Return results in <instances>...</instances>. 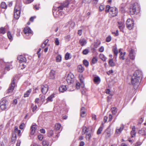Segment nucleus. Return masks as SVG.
<instances>
[{
	"instance_id": "obj_23",
	"label": "nucleus",
	"mask_w": 146,
	"mask_h": 146,
	"mask_svg": "<svg viewBox=\"0 0 146 146\" xmlns=\"http://www.w3.org/2000/svg\"><path fill=\"white\" fill-rule=\"evenodd\" d=\"M88 129H87V127L86 126H83L82 127V135H84L85 133H86L88 132Z\"/></svg>"
},
{
	"instance_id": "obj_20",
	"label": "nucleus",
	"mask_w": 146,
	"mask_h": 146,
	"mask_svg": "<svg viewBox=\"0 0 146 146\" xmlns=\"http://www.w3.org/2000/svg\"><path fill=\"white\" fill-rule=\"evenodd\" d=\"M123 128V125H121L118 129L117 128L115 130V132L117 134H119L121 133Z\"/></svg>"
},
{
	"instance_id": "obj_21",
	"label": "nucleus",
	"mask_w": 146,
	"mask_h": 146,
	"mask_svg": "<svg viewBox=\"0 0 146 146\" xmlns=\"http://www.w3.org/2000/svg\"><path fill=\"white\" fill-rule=\"evenodd\" d=\"M14 132L15 133H17L18 136H20L21 135V131L19 129H18L17 126H15V127Z\"/></svg>"
},
{
	"instance_id": "obj_8",
	"label": "nucleus",
	"mask_w": 146,
	"mask_h": 146,
	"mask_svg": "<svg viewBox=\"0 0 146 146\" xmlns=\"http://www.w3.org/2000/svg\"><path fill=\"white\" fill-rule=\"evenodd\" d=\"M41 89L42 93L44 94H46L47 92L48 86L47 85H42L41 86Z\"/></svg>"
},
{
	"instance_id": "obj_29",
	"label": "nucleus",
	"mask_w": 146,
	"mask_h": 146,
	"mask_svg": "<svg viewBox=\"0 0 146 146\" xmlns=\"http://www.w3.org/2000/svg\"><path fill=\"white\" fill-rule=\"evenodd\" d=\"M79 77L81 83L83 84V87H84V79L82 75L80 74L79 76Z\"/></svg>"
},
{
	"instance_id": "obj_5",
	"label": "nucleus",
	"mask_w": 146,
	"mask_h": 146,
	"mask_svg": "<svg viewBox=\"0 0 146 146\" xmlns=\"http://www.w3.org/2000/svg\"><path fill=\"white\" fill-rule=\"evenodd\" d=\"M15 86V82L14 79L13 78V79L12 80L10 86L7 91V93L8 94H9L12 92L14 90Z\"/></svg>"
},
{
	"instance_id": "obj_1",
	"label": "nucleus",
	"mask_w": 146,
	"mask_h": 146,
	"mask_svg": "<svg viewBox=\"0 0 146 146\" xmlns=\"http://www.w3.org/2000/svg\"><path fill=\"white\" fill-rule=\"evenodd\" d=\"M141 72L137 71L134 72L131 79L132 84L133 86L137 84L141 81Z\"/></svg>"
},
{
	"instance_id": "obj_61",
	"label": "nucleus",
	"mask_w": 146,
	"mask_h": 146,
	"mask_svg": "<svg viewBox=\"0 0 146 146\" xmlns=\"http://www.w3.org/2000/svg\"><path fill=\"white\" fill-rule=\"evenodd\" d=\"M40 132L42 133H45V130L44 129H41L40 130Z\"/></svg>"
},
{
	"instance_id": "obj_37",
	"label": "nucleus",
	"mask_w": 146,
	"mask_h": 146,
	"mask_svg": "<svg viewBox=\"0 0 146 146\" xmlns=\"http://www.w3.org/2000/svg\"><path fill=\"white\" fill-rule=\"evenodd\" d=\"M1 7L3 9H6L7 8V6L4 2H2L1 4Z\"/></svg>"
},
{
	"instance_id": "obj_36",
	"label": "nucleus",
	"mask_w": 146,
	"mask_h": 146,
	"mask_svg": "<svg viewBox=\"0 0 146 146\" xmlns=\"http://www.w3.org/2000/svg\"><path fill=\"white\" fill-rule=\"evenodd\" d=\"M62 59V57L61 55H58L56 57V60L57 62H60L61 61Z\"/></svg>"
},
{
	"instance_id": "obj_44",
	"label": "nucleus",
	"mask_w": 146,
	"mask_h": 146,
	"mask_svg": "<svg viewBox=\"0 0 146 146\" xmlns=\"http://www.w3.org/2000/svg\"><path fill=\"white\" fill-rule=\"evenodd\" d=\"M91 134L90 133L87 134L86 135V138L87 140H89L90 139Z\"/></svg>"
},
{
	"instance_id": "obj_45",
	"label": "nucleus",
	"mask_w": 146,
	"mask_h": 146,
	"mask_svg": "<svg viewBox=\"0 0 146 146\" xmlns=\"http://www.w3.org/2000/svg\"><path fill=\"white\" fill-rule=\"evenodd\" d=\"M124 56V54H123V52H121L120 54L119 58L122 59L123 60H124L125 59Z\"/></svg>"
},
{
	"instance_id": "obj_28",
	"label": "nucleus",
	"mask_w": 146,
	"mask_h": 146,
	"mask_svg": "<svg viewBox=\"0 0 146 146\" xmlns=\"http://www.w3.org/2000/svg\"><path fill=\"white\" fill-rule=\"evenodd\" d=\"M48 136L50 137L53 135L54 134L53 131L52 130H49L48 131Z\"/></svg>"
},
{
	"instance_id": "obj_60",
	"label": "nucleus",
	"mask_w": 146,
	"mask_h": 146,
	"mask_svg": "<svg viewBox=\"0 0 146 146\" xmlns=\"http://www.w3.org/2000/svg\"><path fill=\"white\" fill-rule=\"evenodd\" d=\"M98 0H92V2L94 5H96L97 4Z\"/></svg>"
},
{
	"instance_id": "obj_4",
	"label": "nucleus",
	"mask_w": 146,
	"mask_h": 146,
	"mask_svg": "<svg viewBox=\"0 0 146 146\" xmlns=\"http://www.w3.org/2000/svg\"><path fill=\"white\" fill-rule=\"evenodd\" d=\"M127 27L129 29H131L134 26V22L133 20L131 19H128L126 22Z\"/></svg>"
},
{
	"instance_id": "obj_42",
	"label": "nucleus",
	"mask_w": 146,
	"mask_h": 146,
	"mask_svg": "<svg viewBox=\"0 0 146 146\" xmlns=\"http://www.w3.org/2000/svg\"><path fill=\"white\" fill-rule=\"evenodd\" d=\"M70 54L68 52L66 53L65 54V59L66 60H68V59H69V58H70Z\"/></svg>"
},
{
	"instance_id": "obj_25",
	"label": "nucleus",
	"mask_w": 146,
	"mask_h": 146,
	"mask_svg": "<svg viewBox=\"0 0 146 146\" xmlns=\"http://www.w3.org/2000/svg\"><path fill=\"white\" fill-rule=\"evenodd\" d=\"M118 27L121 30L123 29L124 27V25L123 23L118 22Z\"/></svg>"
},
{
	"instance_id": "obj_47",
	"label": "nucleus",
	"mask_w": 146,
	"mask_h": 146,
	"mask_svg": "<svg viewBox=\"0 0 146 146\" xmlns=\"http://www.w3.org/2000/svg\"><path fill=\"white\" fill-rule=\"evenodd\" d=\"M113 52L114 54L116 56V57H115L116 58H117V54L118 53V51L116 48H115L113 49Z\"/></svg>"
},
{
	"instance_id": "obj_31",
	"label": "nucleus",
	"mask_w": 146,
	"mask_h": 146,
	"mask_svg": "<svg viewBox=\"0 0 146 146\" xmlns=\"http://www.w3.org/2000/svg\"><path fill=\"white\" fill-rule=\"evenodd\" d=\"M103 127L102 126H100L98 129L97 131V134L98 135L100 134L101 133V132L103 130Z\"/></svg>"
},
{
	"instance_id": "obj_30",
	"label": "nucleus",
	"mask_w": 146,
	"mask_h": 146,
	"mask_svg": "<svg viewBox=\"0 0 146 146\" xmlns=\"http://www.w3.org/2000/svg\"><path fill=\"white\" fill-rule=\"evenodd\" d=\"M109 64L111 67L114 66L115 65V63L113 62V59H110L109 61Z\"/></svg>"
},
{
	"instance_id": "obj_19",
	"label": "nucleus",
	"mask_w": 146,
	"mask_h": 146,
	"mask_svg": "<svg viewBox=\"0 0 146 146\" xmlns=\"http://www.w3.org/2000/svg\"><path fill=\"white\" fill-rule=\"evenodd\" d=\"M131 137H133L135 136V126H133L132 128V130L131 132Z\"/></svg>"
},
{
	"instance_id": "obj_18",
	"label": "nucleus",
	"mask_w": 146,
	"mask_h": 146,
	"mask_svg": "<svg viewBox=\"0 0 146 146\" xmlns=\"http://www.w3.org/2000/svg\"><path fill=\"white\" fill-rule=\"evenodd\" d=\"M84 68L81 65H79L77 67V70L79 72L82 73L84 71Z\"/></svg>"
},
{
	"instance_id": "obj_16",
	"label": "nucleus",
	"mask_w": 146,
	"mask_h": 146,
	"mask_svg": "<svg viewBox=\"0 0 146 146\" xmlns=\"http://www.w3.org/2000/svg\"><path fill=\"white\" fill-rule=\"evenodd\" d=\"M80 44L82 46H84L87 43L86 40L84 38H81L79 41Z\"/></svg>"
},
{
	"instance_id": "obj_2",
	"label": "nucleus",
	"mask_w": 146,
	"mask_h": 146,
	"mask_svg": "<svg viewBox=\"0 0 146 146\" xmlns=\"http://www.w3.org/2000/svg\"><path fill=\"white\" fill-rule=\"evenodd\" d=\"M105 11L106 13L109 12L110 17L116 16L118 14V10L115 7H110L109 5H107L106 7Z\"/></svg>"
},
{
	"instance_id": "obj_11",
	"label": "nucleus",
	"mask_w": 146,
	"mask_h": 146,
	"mask_svg": "<svg viewBox=\"0 0 146 146\" xmlns=\"http://www.w3.org/2000/svg\"><path fill=\"white\" fill-rule=\"evenodd\" d=\"M45 100L44 96L40 94V95L39 98H37V103H39L40 104H42Z\"/></svg>"
},
{
	"instance_id": "obj_40",
	"label": "nucleus",
	"mask_w": 146,
	"mask_h": 146,
	"mask_svg": "<svg viewBox=\"0 0 146 146\" xmlns=\"http://www.w3.org/2000/svg\"><path fill=\"white\" fill-rule=\"evenodd\" d=\"M7 36L10 40H12L13 39L12 37L10 32L9 31L7 33Z\"/></svg>"
},
{
	"instance_id": "obj_64",
	"label": "nucleus",
	"mask_w": 146,
	"mask_h": 146,
	"mask_svg": "<svg viewBox=\"0 0 146 146\" xmlns=\"http://www.w3.org/2000/svg\"><path fill=\"white\" fill-rule=\"evenodd\" d=\"M141 144V142H137L135 144V146H140Z\"/></svg>"
},
{
	"instance_id": "obj_33",
	"label": "nucleus",
	"mask_w": 146,
	"mask_h": 146,
	"mask_svg": "<svg viewBox=\"0 0 146 146\" xmlns=\"http://www.w3.org/2000/svg\"><path fill=\"white\" fill-rule=\"evenodd\" d=\"M99 57L102 60L104 61H106V58L103 54H100L99 56Z\"/></svg>"
},
{
	"instance_id": "obj_46",
	"label": "nucleus",
	"mask_w": 146,
	"mask_h": 146,
	"mask_svg": "<svg viewBox=\"0 0 146 146\" xmlns=\"http://www.w3.org/2000/svg\"><path fill=\"white\" fill-rule=\"evenodd\" d=\"M111 36H109L107 37L106 39V41L107 42H109L111 41Z\"/></svg>"
},
{
	"instance_id": "obj_13",
	"label": "nucleus",
	"mask_w": 146,
	"mask_h": 146,
	"mask_svg": "<svg viewBox=\"0 0 146 146\" xmlns=\"http://www.w3.org/2000/svg\"><path fill=\"white\" fill-rule=\"evenodd\" d=\"M129 56L130 58L132 60H134L135 58V54L134 51L133 49H131L129 52Z\"/></svg>"
},
{
	"instance_id": "obj_56",
	"label": "nucleus",
	"mask_w": 146,
	"mask_h": 146,
	"mask_svg": "<svg viewBox=\"0 0 146 146\" xmlns=\"http://www.w3.org/2000/svg\"><path fill=\"white\" fill-rule=\"evenodd\" d=\"M104 48L103 46H101L99 49V51L100 52H102L104 51Z\"/></svg>"
},
{
	"instance_id": "obj_22",
	"label": "nucleus",
	"mask_w": 146,
	"mask_h": 146,
	"mask_svg": "<svg viewBox=\"0 0 146 146\" xmlns=\"http://www.w3.org/2000/svg\"><path fill=\"white\" fill-rule=\"evenodd\" d=\"M54 95L55 94H53L49 96L46 99L47 102H52L53 98L54 97Z\"/></svg>"
},
{
	"instance_id": "obj_51",
	"label": "nucleus",
	"mask_w": 146,
	"mask_h": 146,
	"mask_svg": "<svg viewBox=\"0 0 146 146\" xmlns=\"http://www.w3.org/2000/svg\"><path fill=\"white\" fill-rule=\"evenodd\" d=\"M107 102H109L111 99L112 98V95H110L108 97Z\"/></svg>"
},
{
	"instance_id": "obj_53",
	"label": "nucleus",
	"mask_w": 146,
	"mask_h": 146,
	"mask_svg": "<svg viewBox=\"0 0 146 146\" xmlns=\"http://www.w3.org/2000/svg\"><path fill=\"white\" fill-rule=\"evenodd\" d=\"M91 0H82L83 3H89L91 2Z\"/></svg>"
},
{
	"instance_id": "obj_58",
	"label": "nucleus",
	"mask_w": 146,
	"mask_h": 146,
	"mask_svg": "<svg viewBox=\"0 0 146 146\" xmlns=\"http://www.w3.org/2000/svg\"><path fill=\"white\" fill-rule=\"evenodd\" d=\"M70 38V35H67L65 36V39L67 41H69Z\"/></svg>"
},
{
	"instance_id": "obj_27",
	"label": "nucleus",
	"mask_w": 146,
	"mask_h": 146,
	"mask_svg": "<svg viewBox=\"0 0 146 146\" xmlns=\"http://www.w3.org/2000/svg\"><path fill=\"white\" fill-rule=\"evenodd\" d=\"M94 81L96 83L98 84L100 82V80L99 77H95L94 78Z\"/></svg>"
},
{
	"instance_id": "obj_39",
	"label": "nucleus",
	"mask_w": 146,
	"mask_h": 146,
	"mask_svg": "<svg viewBox=\"0 0 146 146\" xmlns=\"http://www.w3.org/2000/svg\"><path fill=\"white\" fill-rule=\"evenodd\" d=\"M5 33V29L3 27H1L0 28V33L2 34H4Z\"/></svg>"
},
{
	"instance_id": "obj_6",
	"label": "nucleus",
	"mask_w": 146,
	"mask_h": 146,
	"mask_svg": "<svg viewBox=\"0 0 146 146\" xmlns=\"http://www.w3.org/2000/svg\"><path fill=\"white\" fill-rule=\"evenodd\" d=\"M138 8H139V7L137 3H135L133 5L132 8H130V12L131 14L133 15L135 13L136 11V9Z\"/></svg>"
},
{
	"instance_id": "obj_10",
	"label": "nucleus",
	"mask_w": 146,
	"mask_h": 146,
	"mask_svg": "<svg viewBox=\"0 0 146 146\" xmlns=\"http://www.w3.org/2000/svg\"><path fill=\"white\" fill-rule=\"evenodd\" d=\"M73 76L72 74H68L66 78V81L68 84L71 83L73 82Z\"/></svg>"
},
{
	"instance_id": "obj_38",
	"label": "nucleus",
	"mask_w": 146,
	"mask_h": 146,
	"mask_svg": "<svg viewBox=\"0 0 146 146\" xmlns=\"http://www.w3.org/2000/svg\"><path fill=\"white\" fill-rule=\"evenodd\" d=\"M42 145L43 146H48V142L46 140H44L42 142Z\"/></svg>"
},
{
	"instance_id": "obj_3",
	"label": "nucleus",
	"mask_w": 146,
	"mask_h": 146,
	"mask_svg": "<svg viewBox=\"0 0 146 146\" xmlns=\"http://www.w3.org/2000/svg\"><path fill=\"white\" fill-rule=\"evenodd\" d=\"M21 9V6L17 4L16 5L14 11V17L17 19H18L20 16Z\"/></svg>"
},
{
	"instance_id": "obj_57",
	"label": "nucleus",
	"mask_w": 146,
	"mask_h": 146,
	"mask_svg": "<svg viewBox=\"0 0 146 146\" xmlns=\"http://www.w3.org/2000/svg\"><path fill=\"white\" fill-rule=\"evenodd\" d=\"M25 126V124L24 123H22L19 126V128L21 129H23Z\"/></svg>"
},
{
	"instance_id": "obj_7",
	"label": "nucleus",
	"mask_w": 146,
	"mask_h": 146,
	"mask_svg": "<svg viewBox=\"0 0 146 146\" xmlns=\"http://www.w3.org/2000/svg\"><path fill=\"white\" fill-rule=\"evenodd\" d=\"M7 101L6 100L2 99L0 102L1 110H5L6 108Z\"/></svg>"
},
{
	"instance_id": "obj_15",
	"label": "nucleus",
	"mask_w": 146,
	"mask_h": 146,
	"mask_svg": "<svg viewBox=\"0 0 146 146\" xmlns=\"http://www.w3.org/2000/svg\"><path fill=\"white\" fill-rule=\"evenodd\" d=\"M55 72L53 70H51L50 73V79H54L55 77Z\"/></svg>"
},
{
	"instance_id": "obj_12",
	"label": "nucleus",
	"mask_w": 146,
	"mask_h": 146,
	"mask_svg": "<svg viewBox=\"0 0 146 146\" xmlns=\"http://www.w3.org/2000/svg\"><path fill=\"white\" fill-rule=\"evenodd\" d=\"M24 32L27 36H30L32 33L31 30L29 27H26L24 29Z\"/></svg>"
},
{
	"instance_id": "obj_9",
	"label": "nucleus",
	"mask_w": 146,
	"mask_h": 146,
	"mask_svg": "<svg viewBox=\"0 0 146 146\" xmlns=\"http://www.w3.org/2000/svg\"><path fill=\"white\" fill-rule=\"evenodd\" d=\"M30 134L32 135L34 134L36 129V123L33 124L31 127Z\"/></svg>"
},
{
	"instance_id": "obj_52",
	"label": "nucleus",
	"mask_w": 146,
	"mask_h": 146,
	"mask_svg": "<svg viewBox=\"0 0 146 146\" xmlns=\"http://www.w3.org/2000/svg\"><path fill=\"white\" fill-rule=\"evenodd\" d=\"M97 59L96 58L94 57L92 59V63L93 64H95L96 62H97Z\"/></svg>"
},
{
	"instance_id": "obj_32",
	"label": "nucleus",
	"mask_w": 146,
	"mask_h": 146,
	"mask_svg": "<svg viewBox=\"0 0 146 146\" xmlns=\"http://www.w3.org/2000/svg\"><path fill=\"white\" fill-rule=\"evenodd\" d=\"M61 126L60 124L56 123L55 125L54 128L56 130H59Z\"/></svg>"
},
{
	"instance_id": "obj_55",
	"label": "nucleus",
	"mask_w": 146,
	"mask_h": 146,
	"mask_svg": "<svg viewBox=\"0 0 146 146\" xmlns=\"http://www.w3.org/2000/svg\"><path fill=\"white\" fill-rule=\"evenodd\" d=\"M88 49H85L83 51V53L84 54H86L88 53Z\"/></svg>"
},
{
	"instance_id": "obj_48",
	"label": "nucleus",
	"mask_w": 146,
	"mask_h": 146,
	"mask_svg": "<svg viewBox=\"0 0 146 146\" xmlns=\"http://www.w3.org/2000/svg\"><path fill=\"white\" fill-rule=\"evenodd\" d=\"M99 11H102L104 9V7L102 5H101L100 6L99 8Z\"/></svg>"
},
{
	"instance_id": "obj_50",
	"label": "nucleus",
	"mask_w": 146,
	"mask_h": 146,
	"mask_svg": "<svg viewBox=\"0 0 146 146\" xmlns=\"http://www.w3.org/2000/svg\"><path fill=\"white\" fill-rule=\"evenodd\" d=\"M69 24H70V26L72 28H73L74 25V23L73 22H72V21H70L69 22Z\"/></svg>"
},
{
	"instance_id": "obj_54",
	"label": "nucleus",
	"mask_w": 146,
	"mask_h": 146,
	"mask_svg": "<svg viewBox=\"0 0 146 146\" xmlns=\"http://www.w3.org/2000/svg\"><path fill=\"white\" fill-rule=\"evenodd\" d=\"M80 84L78 82H76V87L77 89H79L80 88Z\"/></svg>"
},
{
	"instance_id": "obj_43",
	"label": "nucleus",
	"mask_w": 146,
	"mask_h": 146,
	"mask_svg": "<svg viewBox=\"0 0 146 146\" xmlns=\"http://www.w3.org/2000/svg\"><path fill=\"white\" fill-rule=\"evenodd\" d=\"M38 139L40 141L42 140L43 138V135L40 134L38 136Z\"/></svg>"
},
{
	"instance_id": "obj_41",
	"label": "nucleus",
	"mask_w": 146,
	"mask_h": 146,
	"mask_svg": "<svg viewBox=\"0 0 146 146\" xmlns=\"http://www.w3.org/2000/svg\"><path fill=\"white\" fill-rule=\"evenodd\" d=\"M83 63L84 65L86 67L89 65V62L87 60H84L83 61Z\"/></svg>"
},
{
	"instance_id": "obj_62",
	"label": "nucleus",
	"mask_w": 146,
	"mask_h": 146,
	"mask_svg": "<svg viewBox=\"0 0 146 146\" xmlns=\"http://www.w3.org/2000/svg\"><path fill=\"white\" fill-rule=\"evenodd\" d=\"M36 18V16L32 17L30 19V21L31 22H33L34 19Z\"/></svg>"
},
{
	"instance_id": "obj_24",
	"label": "nucleus",
	"mask_w": 146,
	"mask_h": 146,
	"mask_svg": "<svg viewBox=\"0 0 146 146\" xmlns=\"http://www.w3.org/2000/svg\"><path fill=\"white\" fill-rule=\"evenodd\" d=\"M86 115V112L85 110H81L80 115L81 117H84Z\"/></svg>"
},
{
	"instance_id": "obj_63",
	"label": "nucleus",
	"mask_w": 146,
	"mask_h": 146,
	"mask_svg": "<svg viewBox=\"0 0 146 146\" xmlns=\"http://www.w3.org/2000/svg\"><path fill=\"white\" fill-rule=\"evenodd\" d=\"M82 33V30H79L78 31V34L80 36H81Z\"/></svg>"
},
{
	"instance_id": "obj_35",
	"label": "nucleus",
	"mask_w": 146,
	"mask_h": 146,
	"mask_svg": "<svg viewBox=\"0 0 146 146\" xmlns=\"http://www.w3.org/2000/svg\"><path fill=\"white\" fill-rule=\"evenodd\" d=\"M139 133L142 135H145L146 134V129H142L139 131Z\"/></svg>"
},
{
	"instance_id": "obj_14",
	"label": "nucleus",
	"mask_w": 146,
	"mask_h": 146,
	"mask_svg": "<svg viewBox=\"0 0 146 146\" xmlns=\"http://www.w3.org/2000/svg\"><path fill=\"white\" fill-rule=\"evenodd\" d=\"M17 59L18 60H19V62L20 63L25 62L26 61L25 57L22 55L19 56L18 57Z\"/></svg>"
},
{
	"instance_id": "obj_49",
	"label": "nucleus",
	"mask_w": 146,
	"mask_h": 146,
	"mask_svg": "<svg viewBox=\"0 0 146 146\" xmlns=\"http://www.w3.org/2000/svg\"><path fill=\"white\" fill-rule=\"evenodd\" d=\"M55 42L56 44V45H59V40L58 38H56L55 40Z\"/></svg>"
},
{
	"instance_id": "obj_26",
	"label": "nucleus",
	"mask_w": 146,
	"mask_h": 146,
	"mask_svg": "<svg viewBox=\"0 0 146 146\" xmlns=\"http://www.w3.org/2000/svg\"><path fill=\"white\" fill-rule=\"evenodd\" d=\"M31 89H29L24 94V97H28L30 94L31 93Z\"/></svg>"
},
{
	"instance_id": "obj_59",
	"label": "nucleus",
	"mask_w": 146,
	"mask_h": 146,
	"mask_svg": "<svg viewBox=\"0 0 146 146\" xmlns=\"http://www.w3.org/2000/svg\"><path fill=\"white\" fill-rule=\"evenodd\" d=\"M113 72V70H110L106 72V73L108 74L109 75H110L111 74H112Z\"/></svg>"
},
{
	"instance_id": "obj_17",
	"label": "nucleus",
	"mask_w": 146,
	"mask_h": 146,
	"mask_svg": "<svg viewBox=\"0 0 146 146\" xmlns=\"http://www.w3.org/2000/svg\"><path fill=\"white\" fill-rule=\"evenodd\" d=\"M67 89L66 86L62 85L60 86L59 88V90L60 92H63Z\"/></svg>"
},
{
	"instance_id": "obj_34",
	"label": "nucleus",
	"mask_w": 146,
	"mask_h": 146,
	"mask_svg": "<svg viewBox=\"0 0 146 146\" xmlns=\"http://www.w3.org/2000/svg\"><path fill=\"white\" fill-rule=\"evenodd\" d=\"M16 134H15L13 135L12 137L11 138V141L12 142L15 143L16 140Z\"/></svg>"
}]
</instances>
